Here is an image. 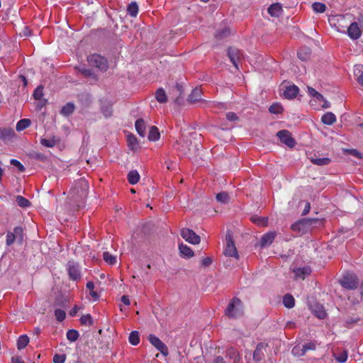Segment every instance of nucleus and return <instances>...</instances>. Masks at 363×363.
I'll list each match as a JSON object with an SVG mask.
<instances>
[{
  "mask_svg": "<svg viewBox=\"0 0 363 363\" xmlns=\"http://www.w3.org/2000/svg\"><path fill=\"white\" fill-rule=\"evenodd\" d=\"M89 185L84 180H79L70 189L69 195L70 199L74 203L77 210L84 206V200L88 195Z\"/></svg>",
  "mask_w": 363,
  "mask_h": 363,
  "instance_id": "obj_1",
  "label": "nucleus"
},
{
  "mask_svg": "<svg viewBox=\"0 0 363 363\" xmlns=\"http://www.w3.org/2000/svg\"><path fill=\"white\" fill-rule=\"evenodd\" d=\"M243 313L242 301L238 297L233 298L225 310V315L229 318L235 319L242 316Z\"/></svg>",
  "mask_w": 363,
  "mask_h": 363,
  "instance_id": "obj_2",
  "label": "nucleus"
},
{
  "mask_svg": "<svg viewBox=\"0 0 363 363\" xmlns=\"http://www.w3.org/2000/svg\"><path fill=\"white\" fill-rule=\"evenodd\" d=\"M321 221L317 218H302L298 220L291 225V229L296 233H306L311 227L316 223H320Z\"/></svg>",
  "mask_w": 363,
  "mask_h": 363,
  "instance_id": "obj_3",
  "label": "nucleus"
},
{
  "mask_svg": "<svg viewBox=\"0 0 363 363\" xmlns=\"http://www.w3.org/2000/svg\"><path fill=\"white\" fill-rule=\"evenodd\" d=\"M225 240L226 245L224 250V255L238 259L239 255L235 245L233 234L230 230H228L226 233Z\"/></svg>",
  "mask_w": 363,
  "mask_h": 363,
  "instance_id": "obj_4",
  "label": "nucleus"
},
{
  "mask_svg": "<svg viewBox=\"0 0 363 363\" xmlns=\"http://www.w3.org/2000/svg\"><path fill=\"white\" fill-rule=\"evenodd\" d=\"M340 285L347 290H354L359 286V279L354 274H346L340 280Z\"/></svg>",
  "mask_w": 363,
  "mask_h": 363,
  "instance_id": "obj_5",
  "label": "nucleus"
},
{
  "mask_svg": "<svg viewBox=\"0 0 363 363\" xmlns=\"http://www.w3.org/2000/svg\"><path fill=\"white\" fill-rule=\"evenodd\" d=\"M87 60L91 66L97 67L101 71H106L108 67L107 60L100 55H91L87 57Z\"/></svg>",
  "mask_w": 363,
  "mask_h": 363,
  "instance_id": "obj_6",
  "label": "nucleus"
},
{
  "mask_svg": "<svg viewBox=\"0 0 363 363\" xmlns=\"http://www.w3.org/2000/svg\"><path fill=\"white\" fill-rule=\"evenodd\" d=\"M181 236L188 242L192 245H197L200 242L201 238L194 230L189 228H182L181 230Z\"/></svg>",
  "mask_w": 363,
  "mask_h": 363,
  "instance_id": "obj_7",
  "label": "nucleus"
},
{
  "mask_svg": "<svg viewBox=\"0 0 363 363\" xmlns=\"http://www.w3.org/2000/svg\"><path fill=\"white\" fill-rule=\"evenodd\" d=\"M227 55L236 69H238V64L242 58V52L235 47H230L227 50Z\"/></svg>",
  "mask_w": 363,
  "mask_h": 363,
  "instance_id": "obj_8",
  "label": "nucleus"
},
{
  "mask_svg": "<svg viewBox=\"0 0 363 363\" xmlns=\"http://www.w3.org/2000/svg\"><path fill=\"white\" fill-rule=\"evenodd\" d=\"M147 339L150 341V342L164 356H167L168 354L167 347L157 337L152 334H150L148 335Z\"/></svg>",
  "mask_w": 363,
  "mask_h": 363,
  "instance_id": "obj_9",
  "label": "nucleus"
},
{
  "mask_svg": "<svg viewBox=\"0 0 363 363\" xmlns=\"http://www.w3.org/2000/svg\"><path fill=\"white\" fill-rule=\"evenodd\" d=\"M67 266L69 277L70 279L77 281L81 279V272L78 263L74 262H68Z\"/></svg>",
  "mask_w": 363,
  "mask_h": 363,
  "instance_id": "obj_10",
  "label": "nucleus"
},
{
  "mask_svg": "<svg viewBox=\"0 0 363 363\" xmlns=\"http://www.w3.org/2000/svg\"><path fill=\"white\" fill-rule=\"evenodd\" d=\"M277 135L279 137L281 143H284L289 147H294L296 144L295 140L292 138L291 133L287 130H279Z\"/></svg>",
  "mask_w": 363,
  "mask_h": 363,
  "instance_id": "obj_11",
  "label": "nucleus"
},
{
  "mask_svg": "<svg viewBox=\"0 0 363 363\" xmlns=\"http://www.w3.org/2000/svg\"><path fill=\"white\" fill-rule=\"evenodd\" d=\"M268 347V345L264 342L257 344L256 349L253 352V360L259 362L264 357V350Z\"/></svg>",
  "mask_w": 363,
  "mask_h": 363,
  "instance_id": "obj_12",
  "label": "nucleus"
},
{
  "mask_svg": "<svg viewBox=\"0 0 363 363\" xmlns=\"http://www.w3.org/2000/svg\"><path fill=\"white\" fill-rule=\"evenodd\" d=\"M347 34L352 40L359 38L362 34V30L357 22H353L350 24L347 29Z\"/></svg>",
  "mask_w": 363,
  "mask_h": 363,
  "instance_id": "obj_13",
  "label": "nucleus"
},
{
  "mask_svg": "<svg viewBox=\"0 0 363 363\" xmlns=\"http://www.w3.org/2000/svg\"><path fill=\"white\" fill-rule=\"evenodd\" d=\"M277 235L276 232L271 231L263 235L259 241V245L261 247H264L267 245H271Z\"/></svg>",
  "mask_w": 363,
  "mask_h": 363,
  "instance_id": "obj_14",
  "label": "nucleus"
},
{
  "mask_svg": "<svg viewBox=\"0 0 363 363\" xmlns=\"http://www.w3.org/2000/svg\"><path fill=\"white\" fill-rule=\"evenodd\" d=\"M14 130L11 128H0V140L10 141L15 136Z\"/></svg>",
  "mask_w": 363,
  "mask_h": 363,
  "instance_id": "obj_15",
  "label": "nucleus"
},
{
  "mask_svg": "<svg viewBox=\"0 0 363 363\" xmlns=\"http://www.w3.org/2000/svg\"><path fill=\"white\" fill-rule=\"evenodd\" d=\"M294 273L295 274L296 279H304L306 276L311 273V269L309 266L298 267L294 269Z\"/></svg>",
  "mask_w": 363,
  "mask_h": 363,
  "instance_id": "obj_16",
  "label": "nucleus"
},
{
  "mask_svg": "<svg viewBox=\"0 0 363 363\" xmlns=\"http://www.w3.org/2000/svg\"><path fill=\"white\" fill-rule=\"evenodd\" d=\"M225 357L233 359V363H242L239 352L234 347L227 349Z\"/></svg>",
  "mask_w": 363,
  "mask_h": 363,
  "instance_id": "obj_17",
  "label": "nucleus"
},
{
  "mask_svg": "<svg viewBox=\"0 0 363 363\" xmlns=\"http://www.w3.org/2000/svg\"><path fill=\"white\" fill-rule=\"evenodd\" d=\"M267 11L272 17H279L283 12L282 6L279 3L272 4L267 9Z\"/></svg>",
  "mask_w": 363,
  "mask_h": 363,
  "instance_id": "obj_18",
  "label": "nucleus"
},
{
  "mask_svg": "<svg viewBox=\"0 0 363 363\" xmlns=\"http://www.w3.org/2000/svg\"><path fill=\"white\" fill-rule=\"evenodd\" d=\"M299 89L296 85H291L286 86L285 90L284 91V96L286 99H294L297 94H298Z\"/></svg>",
  "mask_w": 363,
  "mask_h": 363,
  "instance_id": "obj_19",
  "label": "nucleus"
},
{
  "mask_svg": "<svg viewBox=\"0 0 363 363\" xmlns=\"http://www.w3.org/2000/svg\"><path fill=\"white\" fill-rule=\"evenodd\" d=\"M201 94L202 91L201 89L198 87L194 89L191 94L189 96V102L191 104H194L196 102L201 101Z\"/></svg>",
  "mask_w": 363,
  "mask_h": 363,
  "instance_id": "obj_20",
  "label": "nucleus"
},
{
  "mask_svg": "<svg viewBox=\"0 0 363 363\" xmlns=\"http://www.w3.org/2000/svg\"><path fill=\"white\" fill-rule=\"evenodd\" d=\"M135 129L140 136L144 138L146 135V124L143 118H139L135 123Z\"/></svg>",
  "mask_w": 363,
  "mask_h": 363,
  "instance_id": "obj_21",
  "label": "nucleus"
},
{
  "mask_svg": "<svg viewBox=\"0 0 363 363\" xmlns=\"http://www.w3.org/2000/svg\"><path fill=\"white\" fill-rule=\"evenodd\" d=\"M181 256L185 258H190L194 255V251L186 245L180 244L179 246Z\"/></svg>",
  "mask_w": 363,
  "mask_h": 363,
  "instance_id": "obj_22",
  "label": "nucleus"
},
{
  "mask_svg": "<svg viewBox=\"0 0 363 363\" xmlns=\"http://www.w3.org/2000/svg\"><path fill=\"white\" fill-rule=\"evenodd\" d=\"M297 55L298 58L302 61H307L311 57V50L309 48L307 47L301 48L298 50Z\"/></svg>",
  "mask_w": 363,
  "mask_h": 363,
  "instance_id": "obj_23",
  "label": "nucleus"
},
{
  "mask_svg": "<svg viewBox=\"0 0 363 363\" xmlns=\"http://www.w3.org/2000/svg\"><path fill=\"white\" fill-rule=\"evenodd\" d=\"M354 75L359 84L363 86V65H358L354 66Z\"/></svg>",
  "mask_w": 363,
  "mask_h": 363,
  "instance_id": "obj_24",
  "label": "nucleus"
},
{
  "mask_svg": "<svg viewBox=\"0 0 363 363\" xmlns=\"http://www.w3.org/2000/svg\"><path fill=\"white\" fill-rule=\"evenodd\" d=\"M321 121L325 125H333L336 121V116L332 112H327L322 118Z\"/></svg>",
  "mask_w": 363,
  "mask_h": 363,
  "instance_id": "obj_25",
  "label": "nucleus"
},
{
  "mask_svg": "<svg viewBox=\"0 0 363 363\" xmlns=\"http://www.w3.org/2000/svg\"><path fill=\"white\" fill-rule=\"evenodd\" d=\"M173 94L176 96L174 102L179 104L180 99H182V94L184 92L183 86L179 83H177L174 89L172 90Z\"/></svg>",
  "mask_w": 363,
  "mask_h": 363,
  "instance_id": "obj_26",
  "label": "nucleus"
},
{
  "mask_svg": "<svg viewBox=\"0 0 363 363\" xmlns=\"http://www.w3.org/2000/svg\"><path fill=\"white\" fill-rule=\"evenodd\" d=\"M160 133L159 129L153 125L151 126L148 133V140L150 141H156L160 139Z\"/></svg>",
  "mask_w": 363,
  "mask_h": 363,
  "instance_id": "obj_27",
  "label": "nucleus"
},
{
  "mask_svg": "<svg viewBox=\"0 0 363 363\" xmlns=\"http://www.w3.org/2000/svg\"><path fill=\"white\" fill-rule=\"evenodd\" d=\"M311 161L313 164L318 166L328 165L330 163L331 160L328 157H313L311 158Z\"/></svg>",
  "mask_w": 363,
  "mask_h": 363,
  "instance_id": "obj_28",
  "label": "nucleus"
},
{
  "mask_svg": "<svg viewBox=\"0 0 363 363\" xmlns=\"http://www.w3.org/2000/svg\"><path fill=\"white\" fill-rule=\"evenodd\" d=\"M313 311L315 315L320 319L325 318L327 315V313L322 305L317 304V305L314 306Z\"/></svg>",
  "mask_w": 363,
  "mask_h": 363,
  "instance_id": "obj_29",
  "label": "nucleus"
},
{
  "mask_svg": "<svg viewBox=\"0 0 363 363\" xmlns=\"http://www.w3.org/2000/svg\"><path fill=\"white\" fill-rule=\"evenodd\" d=\"M127 179L130 184H135L139 182L140 174L137 170H131L128 174Z\"/></svg>",
  "mask_w": 363,
  "mask_h": 363,
  "instance_id": "obj_30",
  "label": "nucleus"
},
{
  "mask_svg": "<svg viewBox=\"0 0 363 363\" xmlns=\"http://www.w3.org/2000/svg\"><path fill=\"white\" fill-rule=\"evenodd\" d=\"M251 221L259 226L264 227L268 224V218L253 216L251 217Z\"/></svg>",
  "mask_w": 363,
  "mask_h": 363,
  "instance_id": "obj_31",
  "label": "nucleus"
},
{
  "mask_svg": "<svg viewBox=\"0 0 363 363\" xmlns=\"http://www.w3.org/2000/svg\"><path fill=\"white\" fill-rule=\"evenodd\" d=\"M283 303L287 308H292L295 305V299L290 294H286L283 298Z\"/></svg>",
  "mask_w": 363,
  "mask_h": 363,
  "instance_id": "obj_32",
  "label": "nucleus"
},
{
  "mask_svg": "<svg viewBox=\"0 0 363 363\" xmlns=\"http://www.w3.org/2000/svg\"><path fill=\"white\" fill-rule=\"evenodd\" d=\"M29 342V337L26 335H21L17 340V347L18 350L24 349Z\"/></svg>",
  "mask_w": 363,
  "mask_h": 363,
  "instance_id": "obj_33",
  "label": "nucleus"
},
{
  "mask_svg": "<svg viewBox=\"0 0 363 363\" xmlns=\"http://www.w3.org/2000/svg\"><path fill=\"white\" fill-rule=\"evenodd\" d=\"M155 98L161 104L165 103L167 101L166 93L162 88H160L156 91Z\"/></svg>",
  "mask_w": 363,
  "mask_h": 363,
  "instance_id": "obj_34",
  "label": "nucleus"
},
{
  "mask_svg": "<svg viewBox=\"0 0 363 363\" xmlns=\"http://www.w3.org/2000/svg\"><path fill=\"white\" fill-rule=\"evenodd\" d=\"M16 202L21 208H27L31 206L30 201L22 196H16Z\"/></svg>",
  "mask_w": 363,
  "mask_h": 363,
  "instance_id": "obj_35",
  "label": "nucleus"
},
{
  "mask_svg": "<svg viewBox=\"0 0 363 363\" xmlns=\"http://www.w3.org/2000/svg\"><path fill=\"white\" fill-rule=\"evenodd\" d=\"M31 124V121L30 119H28V118H23V119H21L20 120L17 124H16V130L18 131H21V130H23L26 128H27L28 127H29Z\"/></svg>",
  "mask_w": 363,
  "mask_h": 363,
  "instance_id": "obj_36",
  "label": "nucleus"
},
{
  "mask_svg": "<svg viewBox=\"0 0 363 363\" xmlns=\"http://www.w3.org/2000/svg\"><path fill=\"white\" fill-rule=\"evenodd\" d=\"M128 146L132 150H135L138 147V139L134 135H129L127 139Z\"/></svg>",
  "mask_w": 363,
  "mask_h": 363,
  "instance_id": "obj_37",
  "label": "nucleus"
},
{
  "mask_svg": "<svg viewBox=\"0 0 363 363\" xmlns=\"http://www.w3.org/2000/svg\"><path fill=\"white\" fill-rule=\"evenodd\" d=\"M57 142L58 140L55 137H52L51 139L42 138L40 140L41 145L48 147H53Z\"/></svg>",
  "mask_w": 363,
  "mask_h": 363,
  "instance_id": "obj_38",
  "label": "nucleus"
},
{
  "mask_svg": "<svg viewBox=\"0 0 363 363\" xmlns=\"http://www.w3.org/2000/svg\"><path fill=\"white\" fill-rule=\"evenodd\" d=\"M74 108L75 106L72 103H67L62 108L61 113L65 116H69L74 112Z\"/></svg>",
  "mask_w": 363,
  "mask_h": 363,
  "instance_id": "obj_39",
  "label": "nucleus"
},
{
  "mask_svg": "<svg viewBox=\"0 0 363 363\" xmlns=\"http://www.w3.org/2000/svg\"><path fill=\"white\" fill-rule=\"evenodd\" d=\"M13 233L16 240H18L19 243H22L23 241V229L21 226L14 228Z\"/></svg>",
  "mask_w": 363,
  "mask_h": 363,
  "instance_id": "obj_40",
  "label": "nucleus"
},
{
  "mask_svg": "<svg viewBox=\"0 0 363 363\" xmlns=\"http://www.w3.org/2000/svg\"><path fill=\"white\" fill-rule=\"evenodd\" d=\"M127 11L132 17H135L138 13V6L137 3L131 2L128 6Z\"/></svg>",
  "mask_w": 363,
  "mask_h": 363,
  "instance_id": "obj_41",
  "label": "nucleus"
},
{
  "mask_svg": "<svg viewBox=\"0 0 363 363\" xmlns=\"http://www.w3.org/2000/svg\"><path fill=\"white\" fill-rule=\"evenodd\" d=\"M284 111L282 106L279 103H274L271 105L269 108V111L271 113L274 114H279L281 113Z\"/></svg>",
  "mask_w": 363,
  "mask_h": 363,
  "instance_id": "obj_42",
  "label": "nucleus"
},
{
  "mask_svg": "<svg viewBox=\"0 0 363 363\" xmlns=\"http://www.w3.org/2000/svg\"><path fill=\"white\" fill-rule=\"evenodd\" d=\"M86 289L89 290V294L90 296L94 299L97 300L99 298V296L96 291L94 290V284L93 281H88L86 283Z\"/></svg>",
  "mask_w": 363,
  "mask_h": 363,
  "instance_id": "obj_43",
  "label": "nucleus"
},
{
  "mask_svg": "<svg viewBox=\"0 0 363 363\" xmlns=\"http://www.w3.org/2000/svg\"><path fill=\"white\" fill-rule=\"evenodd\" d=\"M129 342L133 345H137L140 342L139 333L138 331H132L129 335Z\"/></svg>",
  "mask_w": 363,
  "mask_h": 363,
  "instance_id": "obj_44",
  "label": "nucleus"
},
{
  "mask_svg": "<svg viewBox=\"0 0 363 363\" xmlns=\"http://www.w3.org/2000/svg\"><path fill=\"white\" fill-rule=\"evenodd\" d=\"M313 10L316 13H323L325 11L326 6L323 3L314 2L312 4Z\"/></svg>",
  "mask_w": 363,
  "mask_h": 363,
  "instance_id": "obj_45",
  "label": "nucleus"
},
{
  "mask_svg": "<svg viewBox=\"0 0 363 363\" xmlns=\"http://www.w3.org/2000/svg\"><path fill=\"white\" fill-rule=\"evenodd\" d=\"M229 199V195L227 192L222 191L216 195V200L222 203H228Z\"/></svg>",
  "mask_w": 363,
  "mask_h": 363,
  "instance_id": "obj_46",
  "label": "nucleus"
},
{
  "mask_svg": "<svg viewBox=\"0 0 363 363\" xmlns=\"http://www.w3.org/2000/svg\"><path fill=\"white\" fill-rule=\"evenodd\" d=\"M79 333L77 330L71 329L67 332V338L71 341L74 342L79 338Z\"/></svg>",
  "mask_w": 363,
  "mask_h": 363,
  "instance_id": "obj_47",
  "label": "nucleus"
},
{
  "mask_svg": "<svg viewBox=\"0 0 363 363\" xmlns=\"http://www.w3.org/2000/svg\"><path fill=\"white\" fill-rule=\"evenodd\" d=\"M103 258L106 263L111 265L114 264L116 262V257L111 255L108 252H104L103 253Z\"/></svg>",
  "mask_w": 363,
  "mask_h": 363,
  "instance_id": "obj_48",
  "label": "nucleus"
},
{
  "mask_svg": "<svg viewBox=\"0 0 363 363\" xmlns=\"http://www.w3.org/2000/svg\"><path fill=\"white\" fill-rule=\"evenodd\" d=\"M334 357L339 363H344L347 359V352L345 350L339 354L334 353Z\"/></svg>",
  "mask_w": 363,
  "mask_h": 363,
  "instance_id": "obj_49",
  "label": "nucleus"
},
{
  "mask_svg": "<svg viewBox=\"0 0 363 363\" xmlns=\"http://www.w3.org/2000/svg\"><path fill=\"white\" fill-rule=\"evenodd\" d=\"M315 349V344L313 342L306 343L302 345L301 350V355H304L308 350H314Z\"/></svg>",
  "mask_w": 363,
  "mask_h": 363,
  "instance_id": "obj_50",
  "label": "nucleus"
},
{
  "mask_svg": "<svg viewBox=\"0 0 363 363\" xmlns=\"http://www.w3.org/2000/svg\"><path fill=\"white\" fill-rule=\"evenodd\" d=\"M80 323L82 325L89 324V325H92L94 324L92 317L90 314L82 315L80 318Z\"/></svg>",
  "mask_w": 363,
  "mask_h": 363,
  "instance_id": "obj_51",
  "label": "nucleus"
},
{
  "mask_svg": "<svg viewBox=\"0 0 363 363\" xmlns=\"http://www.w3.org/2000/svg\"><path fill=\"white\" fill-rule=\"evenodd\" d=\"M43 86H38L35 89L33 96L35 100H41L43 99Z\"/></svg>",
  "mask_w": 363,
  "mask_h": 363,
  "instance_id": "obj_52",
  "label": "nucleus"
},
{
  "mask_svg": "<svg viewBox=\"0 0 363 363\" xmlns=\"http://www.w3.org/2000/svg\"><path fill=\"white\" fill-rule=\"evenodd\" d=\"M308 89L309 94L311 96L315 97L317 100H318V101H323L324 100L323 96L321 94H320L319 92H318L313 88L308 87Z\"/></svg>",
  "mask_w": 363,
  "mask_h": 363,
  "instance_id": "obj_53",
  "label": "nucleus"
},
{
  "mask_svg": "<svg viewBox=\"0 0 363 363\" xmlns=\"http://www.w3.org/2000/svg\"><path fill=\"white\" fill-rule=\"evenodd\" d=\"M55 316L57 321L62 322L66 317V313L62 309H56L55 310Z\"/></svg>",
  "mask_w": 363,
  "mask_h": 363,
  "instance_id": "obj_54",
  "label": "nucleus"
},
{
  "mask_svg": "<svg viewBox=\"0 0 363 363\" xmlns=\"http://www.w3.org/2000/svg\"><path fill=\"white\" fill-rule=\"evenodd\" d=\"M345 152H347L349 155H352L358 159L363 158V154L356 149H347L345 150Z\"/></svg>",
  "mask_w": 363,
  "mask_h": 363,
  "instance_id": "obj_55",
  "label": "nucleus"
},
{
  "mask_svg": "<svg viewBox=\"0 0 363 363\" xmlns=\"http://www.w3.org/2000/svg\"><path fill=\"white\" fill-rule=\"evenodd\" d=\"M16 238L13 232L8 231L6 235V245L11 246L15 242Z\"/></svg>",
  "mask_w": 363,
  "mask_h": 363,
  "instance_id": "obj_56",
  "label": "nucleus"
},
{
  "mask_svg": "<svg viewBox=\"0 0 363 363\" xmlns=\"http://www.w3.org/2000/svg\"><path fill=\"white\" fill-rule=\"evenodd\" d=\"M10 163H11V164L17 167L18 169L21 172H23L26 170V168L24 167V166L17 160L12 159V160H11Z\"/></svg>",
  "mask_w": 363,
  "mask_h": 363,
  "instance_id": "obj_57",
  "label": "nucleus"
},
{
  "mask_svg": "<svg viewBox=\"0 0 363 363\" xmlns=\"http://www.w3.org/2000/svg\"><path fill=\"white\" fill-rule=\"evenodd\" d=\"M66 359V355L65 354H55L53 357L54 363H64Z\"/></svg>",
  "mask_w": 363,
  "mask_h": 363,
  "instance_id": "obj_58",
  "label": "nucleus"
},
{
  "mask_svg": "<svg viewBox=\"0 0 363 363\" xmlns=\"http://www.w3.org/2000/svg\"><path fill=\"white\" fill-rule=\"evenodd\" d=\"M229 33H230L229 30L227 28H225L220 31H218L216 34V37L217 38L221 39V38L227 37L229 35Z\"/></svg>",
  "mask_w": 363,
  "mask_h": 363,
  "instance_id": "obj_59",
  "label": "nucleus"
},
{
  "mask_svg": "<svg viewBox=\"0 0 363 363\" xmlns=\"http://www.w3.org/2000/svg\"><path fill=\"white\" fill-rule=\"evenodd\" d=\"M79 72L86 77H92L94 75L93 72L89 69L82 68L79 69Z\"/></svg>",
  "mask_w": 363,
  "mask_h": 363,
  "instance_id": "obj_60",
  "label": "nucleus"
},
{
  "mask_svg": "<svg viewBox=\"0 0 363 363\" xmlns=\"http://www.w3.org/2000/svg\"><path fill=\"white\" fill-rule=\"evenodd\" d=\"M360 320L359 318H349L346 320V324L348 328L351 327L352 325L357 323Z\"/></svg>",
  "mask_w": 363,
  "mask_h": 363,
  "instance_id": "obj_61",
  "label": "nucleus"
},
{
  "mask_svg": "<svg viewBox=\"0 0 363 363\" xmlns=\"http://www.w3.org/2000/svg\"><path fill=\"white\" fill-rule=\"evenodd\" d=\"M226 118L229 121H235L238 120V116L234 112H228L226 113Z\"/></svg>",
  "mask_w": 363,
  "mask_h": 363,
  "instance_id": "obj_62",
  "label": "nucleus"
},
{
  "mask_svg": "<svg viewBox=\"0 0 363 363\" xmlns=\"http://www.w3.org/2000/svg\"><path fill=\"white\" fill-rule=\"evenodd\" d=\"M212 264V259L209 257H205L201 260V265L205 267H209Z\"/></svg>",
  "mask_w": 363,
  "mask_h": 363,
  "instance_id": "obj_63",
  "label": "nucleus"
},
{
  "mask_svg": "<svg viewBox=\"0 0 363 363\" xmlns=\"http://www.w3.org/2000/svg\"><path fill=\"white\" fill-rule=\"evenodd\" d=\"M102 112L105 117H109L112 115V109L111 107L106 106V107H102Z\"/></svg>",
  "mask_w": 363,
  "mask_h": 363,
  "instance_id": "obj_64",
  "label": "nucleus"
}]
</instances>
